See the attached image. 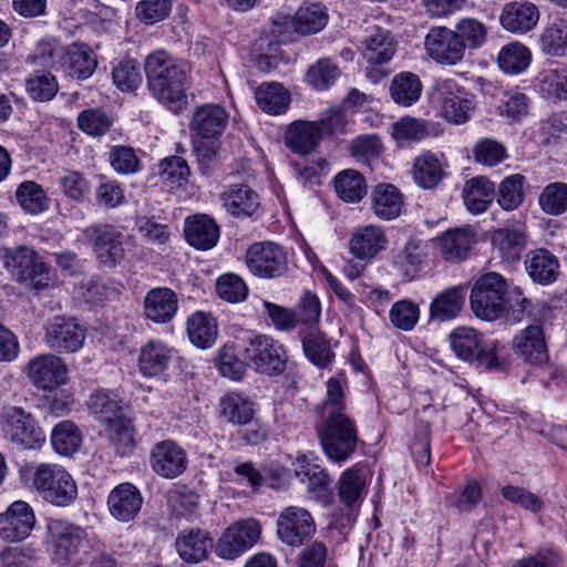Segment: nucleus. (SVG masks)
Segmentation results:
<instances>
[{"label":"nucleus","instance_id":"33","mask_svg":"<svg viewBox=\"0 0 567 567\" xmlns=\"http://www.w3.org/2000/svg\"><path fill=\"white\" fill-rule=\"evenodd\" d=\"M492 241L503 261L508 264L516 262L526 248L527 236L525 227L498 228L494 230Z\"/></svg>","mask_w":567,"mask_h":567},{"label":"nucleus","instance_id":"42","mask_svg":"<svg viewBox=\"0 0 567 567\" xmlns=\"http://www.w3.org/2000/svg\"><path fill=\"white\" fill-rule=\"evenodd\" d=\"M337 196L344 203H359L367 193L368 185L364 176L355 169H343L333 178Z\"/></svg>","mask_w":567,"mask_h":567},{"label":"nucleus","instance_id":"40","mask_svg":"<svg viewBox=\"0 0 567 567\" xmlns=\"http://www.w3.org/2000/svg\"><path fill=\"white\" fill-rule=\"evenodd\" d=\"M171 361V350L162 341H150L141 348L138 369L146 378L161 375Z\"/></svg>","mask_w":567,"mask_h":567},{"label":"nucleus","instance_id":"57","mask_svg":"<svg viewBox=\"0 0 567 567\" xmlns=\"http://www.w3.org/2000/svg\"><path fill=\"white\" fill-rule=\"evenodd\" d=\"M429 125L424 120L402 117L392 125V136L400 146L420 142L429 135Z\"/></svg>","mask_w":567,"mask_h":567},{"label":"nucleus","instance_id":"54","mask_svg":"<svg viewBox=\"0 0 567 567\" xmlns=\"http://www.w3.org/2000/svg\"><path fill=\"white\" fill-rule=\"evenodd\" d=\"M302 348L306 357L319 368H327L334 358L330 341L322 332L306 334L302 338Z\"/></svg>","mask_w":567,"mask_h":567},{"label":"nucleus","instance_id":"28","mask_svg":"<svg viewBox=\"0 0 567 567\" xmlns=\"http://www.w3.org/2000/svg\"><path fill=\"white\" fill-rule=\"evenodd\" d=\"M187 243L196 249L213 248L219 238V228L207 215H194L185 221L184 228Z\"/></svg>","mask_w":567,"mask_h":567},{"label":"nucleus","instance_id":"52","mask_svg":"<svg viewBox=\"0 0 567 567\" xmlns=\"http://www.w3.org/2000/svg\"><path fill=\"white\" fill-rule=\"evenodd\" d=\"M498 65L508 74H519L530 64V50L520 42L504 45L498 53Z\"/></svg>","mask_w":567,"mask_h":567},{"label":"nucleus","instance_id":"22","mask_svg":"<svg viewBox=\"0 0 567 567\" xmlns=\"http://www.w3.org/2000/svg\"><path fill=\"white\" fill-rule=\"evenodd\" d=\"M540 323L527 326L513 340L515 353L530 364H542L548 360L547 344Z\"/></svg>","mask_w":567,"mask_h":567},{"label":"nucleus","instance_id":"23","mask_svg":"<svg viewBox=\"0 0 567 567\" xmlns=\"http://www.w3.org/2000/svg\"><path fill=\"white\" fill-rule=\"evenodd\" d=\"M396 43L390 31L380 27H371L361 41L360 50L363 59L371 65L388 63L395 53Z\"/></svg>","mask_w":567,"mask_h":567},{"label":"nucleus","instance_id":"5","mask_svg":"<svg viewBox=\"0 0 567 567\" xmlns=\"http://www.w3.org/2000/svg\"><path fill=\"white\" fill-rule=\"evenodd\" d=\"M237 347L258 373L278 375L286 369V350L278 340L270 336H250L238 340Z\"/></svg>","mask_w":567,"mask_h":567},{"label":"nucleus","instance_id":"44","mask_svg":"<svg viewBox=\"0 0 567 567\" xmlns=\"http://www.w3.org/2000/svg\"><path fill=\"white\" fill-rule=\"evenodd\" d=\"M220 415L234 425L248 424L255 414L254 403L240 393L230 392L219 401Z\"/></svg>","mask_w":567,"mask_h":567},{"label":"nucleus","instance_id":"29","mask_svg":"<svg viewBox=\"0 0 567 567\" xmlns=\"http://www.w3.org/2000/svg\"><path fill=\"white\" fill-rule=\"evenodd\" d=\"M467 287L458 285L437 293L430 305L432 320L447 321L456 318L465 305Z\"/></svg>","mask_w":567,"mask_h":567},{"label":"nucleus","instance_id":"25","mask_svg":"<svg viewBox=\"0 0 567 567\" xmlns=\"http://www.w3.org/2000/svg\"><path fill=\"white\" fill-rule=\"evenodd\" d=\"M386 245L388 238L384 230L375 225L354 228L349 241L351 254L363 260L374 258L386 248Z\"/></svg>","mask_w":567,"mask_h":567},{"label":"nucleus","instance_id":"38","mask_svg":"<svg viewBox=\"0 0 567 567\" xmlns=\"http://www.w3.org/2000/svg\"><path fill=\"white\" fill-rule=\"evenodd\" d=\"M462 196L468 212L481 214L492 204L495 185L485 176L473 177L465 183Z\"/></svg>","mask_w":567,"mask_h":567},{"label":"nucleus","instance_id":"14","mask_svg":"<svg viewBox=\"0 0 567 567\" xmlns=\"http://www.w3.org/2000/svg\"><path fill=\"white\" fill-rule=\"evenodd\" d=\"M315 532V519L306 508L288 506L278 516L277 535L288 546H301Z\"/></svg>","mask_w":567,"mask_h":567},{"label":"nucleus","instance_id":"18","mask_svg":"<svg viewBox=\"0 0 567 567\" xmlns=\"http://www.w3.org/2000/svg\"><path fill=\"white\" fill-rule=\"evenodd\" d=\"M35 523L30 505L16 501L7 512L0 514V537L7 542H19L29 536Z\"/></svg>","mask_w":567,"mask_h":567},{"label":"nucleus","instance_id":"6","mask_svg":"<svg viewBox=\"0 0 567 567\" xmlns=\"http://www.w3.org/2000/svg\"><path fill=\"white\" fill-rule=\"evenodd\" d=\"M506 279L498 272H486L473 285L470 303L476 317L493 321L505 315Z\"/></svg>","mask_w":567,"mask_h":567},{"label":"nucleus","instance_id":"20","mask_svg":"<svg viewBox=\"0 0 567 567\" xmlns=\"http://www.w3.org/2000/svg\"><path fill=\"white\" fill-rule=\"evenodd\" d=\"M3 265L19 281H27L47 272L45 264L38 254L25 246L6 249Z\"/></svg>","mask_w":567,"mask_h":567},{"label":"nucleus","instance_id":"13","mask_svg":"<svg viewBox=\"0 0 567 567\" xmlns=\"http://www.w3.org/2000/svg\"><path fill=\"white\" fill-rule=\"evenodd\" d=\"M85 239L101 264L113 267L124 258L123 234L107 224L92 225L83 230Z\"/></svg>","mask_w":567,"mask_h":567},{"label":"nucleus","instance_id":"59","mask_svg":"<svg viewBox=\"0 0 567 567\" xmlns=\"http://www.w3.org/2000/svg\"><path fill=\"white\" fill-rule=\"evenodd\" d=\"M538 204L548 215L558 216L567 212V184L554 182L548 184L539 195Z\"/></svg>","mask_w":567,"mask_h":567},{"label":"nucleus","instance_id":"32","mask_svg":"<svg viewBox=\"0 0 567 567\" xmlns=\"http://www.w3.org/2000/svg\"><path fill=\"white\" fill-rule=\"evenodd\" d=\"M224 208L235 217H250L259 207V197L247 185H235L221 193Z\"/></svg>","mask_w":567,"mask_h":567},{"label":"nucleus","instance_id":"35","mask_svg":"<svg viewBox=\"0 0 567 567\" xmlns=\"http://www.w3.org/2000/svg\"><path fill=\"white\" fill-rule=\"evenodd\" d=\"M293 465L296 476L307 484L310 496L317 501L326 499L331 482L329 474L321 466L309 463L306 456L299 457Z\"/></svg>","mask_w":567,"mask_h":567},{"label":"nucleus","instance_id":"55","mask_svg":"<svg viewBox=\"0 0 567 567\" xmlns=\"http://www.w3.org/2000/svg\"><path fill=\"white\" fill-rule=\"evenodd\" d=\"M16 198L22 209L29 214H40L49 208V198L43 188L33 181L21 183L16 190Z\"/></svg>","mask_w":567,"mask_h":567},{"label":"nucleus","instance_id":"24","mask_svg":"<svg viewBox=\"0 0 567 567\" xmlns=\"http://www.w3.org/2000/svg\"><path fill=\"white\" fill-rule=\"evenodd\" d=\"M539 20V10L528 1H513L504 6L499 22L512 33L524 34L533 30Z\"/></svg>","mask_w":567,"mask_h":567},{"label":"nucleus","instance_id":"34","mask_svg":"<svg viewBox=\"0 0 567 567\" xmlns=\"http://www.w3.org/2000/svg\"><path fill=\"white\" fill-rule=\"evenodd\" d=\"M322 137L317 122H293L286 135V145L297 154L306 155L315 151Z\"/></svg>","mask_w":567,"mask_h":567},{"label":"nucleus","instance_id":"10","mask_svg":"<svg viewBox=\"0 0 567 567\" xmlns=\"http://www.w3.org/2000/svg\"><path fill=\"white\" fill-rule=\"evenodd\" d=\"M261 525L255 518H245L228 526L216 544V554L224 559H236L257 544Z\"/></svg>","mask_w":567,"mask_h":567},{"label":"nucleus","instance_id":"12","mask_svg":"<svg viewBox=\"0 0 567 567\" xmlns=\"http://www.w3.org/2000/svg\"><path fill=\"white\" fill-rule=\"evenodd\" d=\"M44 342L58 353H74L85 341L86 330L75 318L55 316L45 324Z\"/></svg>","mask_w":567,"mask_h":567},{"label":"nucleus","instance_id":"61","mask_svg":"<svg viewBox=\"0 0 567 567\" xmlns=\"http://www.w3.org/2000/svg\"><path fill=\"white\" fill-rule=\"evenodd\" d=\"M89 406L95 417L103 424L124 415L121 402L107 392H96L91 395Z\"/></svg>","mask_w":567,"mask_h":567},{"label":"nucleus","instance_id":"45","mask_svg":"<svg viewBox=\"0 0 567 567\" xmlns=\"http://www.w3.org/2000/svg\"><path fill=\"white\" fill-rule=\"evenodd\" d=\"M105 425V435L110 444L120 456L130 455L135 446V430L131 423V420L122 415Z\"/></svg>","mask_w":567,"mask_h":567},{"label":"nucleus","instance_id":"49","mask_svg":"<svg viewBox=\"0 0 567 567\" xmlns=\"http://www.w3.org/2000/svg\"><path fill=\"white\" fill-rule=\"evenodd\" d=\"M421 92V80L414 73L401 72L391 82L390 93L396 104L410 106L420 99Z\"/></svg>","mask_w":567,"mask_h":567},{"label":"nucleus","instance_id":"37","mask_svg":"<svg viewBox=\"0 0 567 567\" xmlns=\"http://www.w3.org/2000/svg\"><path fill=\"white\" fill-rule=\"evenodd\" d=\"M403 196L392 184H379L371 195V208L374 215L383 220L396 218L402 210Z\"/></svg>","mask_w":567,"mask_h":567},{"label":"nucleus","instance_id":"43","mask_svg":"<svg viewBox=\"0 0 567 567\" xmlns=\"http://www.w3.org/2000/svg\"><path fill=\"white\" fill-rule=\"evenodd\" d=\"M190 342L202 349L210 348L218 336L217 320L209 313L197 311L187 319Z\"/></svg>","mask_w":567,"mask_h":567},{"label":"nucleus","instance_id":"47","mask_svg":"<svg viewBox=\"0 0 567 567\" xmlns=\"http://www.w3.org/2000/svg\"><path fill=\"white\" fill-rule=\"evenodd\" d=\"M328 18L321 3L305 1L296 11L297 33L309 35L319 32L327 25Z\"/></svg>","mask_w":567,"mask_h":567},{"label":"nucleus","instance_id":"30","mask_svg":"<svg viewBox=\"0 0 567 567\" xmlns=\"http://www.w3.org/2000/svg\"><path fill=\"white\" fill-rule=\"evenodd\" d=\"M61 68L70 78L85 80L94 72L96 59L89 47L73 44L64 50Z\"/></svg>","mask_w":567,"mask_h":567},{"label":"nucleus","instance_id":"2","mask_svg":"<svg viewBox=\"0 0 567 567\" xmlns=\"http://www.w3.org/2000/svg\"><path fill=\"white\" fill-rule=\"evenodd\" d=\"M144 69L147 87L158 102L174 111L186 103L187 74L172 55L164 50L154 51L145 59Z\"/></svg>","mask_w":567,"mask_h":567},{"label":"nucleus","instance_id":"19","mask_svg":"<svg viewBox=\"0 0 567 567\" xmlns=\"http://www.w3.org/2000/svg\"><path fill=\"white\" fill-rule=\"evenodd\" d=\"M142 505L143 496L140 489L131 483H122L115 486L107 497L110 514L122 523L134 520Z\"/></svg>","mask_w":567,"mask_h":567},{"label":"nucleus","instance_id":"48","mask_svg":"<svg viewBox=\"0 0 567 567\" xmlns=\"http://www.w3.org/2000/svg\"><path fill=\"white\" fill-rule=\"evenodd\" d=\"M83 435L78 425L71 421L59 422L51 432L53 450L63 456H71L79 451Z\"/></svg>","mask_w":567,"mask_h":567},{"label":"nucleus","instance_id":"53","mask_svg":"<svg viewBox=\"0 0 567 567\" xmlns=\"http://www.w3.org/2000/svg\"><path fill=\"white\" fill-rule=\"evenodd\" d=\"M544 97L554 102L567 100V69H546L537 78Z\"/></svg>","mask_w":567,"mask_h":567},{"label":"nucleus","instance_id":"21","mask_svg":"<svg viewBox=\"0 0 567 567\" xmlns=\"http://www.w3.org/2000/svg\"><path fill=\"white\" fill-rule=\"evenodd\" d=\"M229 115L218 104H204L197 107L190 121V131L202 140H215L225 131Z\"/></svg>","mask_w":567,"mask_h":567},{"label":"nucleus","instance_id":"4","mask_svg":"<svg viewBox=\"0 0 567 567\" xmlns=\"http://www.w3.org/2000/svg\"><path fill=\"white\" fill-rule=\"evenodd\" d=\"M429 102L453 124L467 122L474 110L470 93L453 79L436 80L429 91Z\"/></svg>","mask_w":567,"mask_h":567},{"label":"nucleus","instance_id":"62","mask_svg":"<svg viewBox=\"0 0 567 567\" xmlns=\"http://www.w3.org/2000/svg\"><path fill=\"white\" fill-rule=\"evenodd\" d=\"M473 157L476 163L493 167L507 157V151L501 142L485 137L474 145Z\"/></svg>","mask_w":567,"mask_h":567},{"label":"nucleus","instance_id":"27","mask_svg":"<svg viewBox=\"0 0 567 567\" xmlns=\"http://www.w3.org/2000/svg\"><path fill=\"white\" fill-rule=\"evenodd\" d=\"M178 309L176 293L169 288L151 289L144 299V313L155 323L169 322Z\"/></svg>","mask_w":567,"mask_h":567},{"label":"nucleus","instance_id":"36","mask_svg":"<svg viewBox=\"0 0 567 567\" xmlns=\"http://www.w3.org/2000/svg\"><path fill=\"white\" fill-rule=\"evenodd\" d=\"M258 107L270 115H281L290 104L288 90L278 82H264L254 91Z\"/></svg>","mask_w":567,"mask_h":567},{"label":"nucleus","instance_id":"3","mask_svg":"<svg viewBox=\"0 0 567 567\" xmlns=\"http://www.w3.org/2000/svg\"><path fill=\"white\" fill-rule=\"evenodd\" d=\"M32 485L44 501L55 506H68L78 497L75 481L58 464L41 463L34 466Z\"/></svg>","mask_w":567,"mask_h":567},{"label":"nucleus","instance_id":"60","mask_svg":"<svg viewBox=\"0 0 567 567\" xmlns=\"http://www.w3.org/2000/svg\"><path fill=\"white\" fill-rule=\"evenodd\" d=\"M365 486V477L361 470L349 468L340 477L339 497L347 506L354 504L362 495Z\"/></svg>","mask_w":567,"mask_h":567},{"label":"nucleus","instance_id":"64","mask_svg":"<svg viewBox=\"0 0 567 567\" xmlns=\"http://www.w3.org/2000/svg\"><path fill=\"white\" fill-rule=\"evenodd\" d=\"M216 292L223 300L237 303L247 298L248 287L241 277L235 274H225L217 280Z\"/></svg>","mask_w":567,"mask_h":567},{"label":"nucleus","instance_id":"1","mask_svg":"<svg viewBox=\"0 0 567 567\" xmlns=\"http://www.w3.org/2000/svg\"><path fill=\"white\" fill-rule=\"evenodd\" d=\"M344 411L341 383L331 378L327 383V398L321 406L323 424L318 429V436L327 456L337 463L350 458L359 442L355 423Z\"/></svg>","mask_w":567,"mask_h":567},{"label":"nucleus","instance_id":"46","mask_svg":"<svg viewBox=\"0 0 567 567\" xmlns=\"http://www.w3.org/2000/svg\"><path fill=\"white\" fill-rule=\"evenodd\" d=\"M474 243V234L464 228L451 229L440 238L441 255L449 261H460L466 258Z\"/></svg>","mask_w":567,"mask_h":567},{"label":"nucleus","instance_id":"56","mask_svg":"<svg viewBox=\"0 0 567 567\" xmlns=\"http://www.w3.org/2000/svg\"><path fill=\"white\" fill-rule=\"evenodd\" d=\"M239 348L236 344H225L219 349L216 358V365L223 377L231 380H240L249 363L245 358L240 359L238 355Z\"/></svg>","mask_w":567,"mask_h":567},{"label":"nucleus","instance_id":"58","mask_svg":"<svg viewBox=\"0 0 567 567\" xmlns=\"http://www.w3.org/2000/svg\"><path fill=\"white\" fill-rule=\"evenodd\" d=\"M25 90L32 100L45 102L55 96L59 85L50 72L35 71L27 78Z\"/></svg>","mask_w":567,"mask_h":567},{"label":"nucleus","instance_id":"7","mask_svg":"<svg viewBox=\"0 0 567 567\" xmlns=\"http://www.w3.org/2000/svg\"><path fill=\"white\" fill-rule=\"evenodd\" d=\"M0 427L3 437L21 450L37 449L45 442V434L34 417L20 406L1 408Z\"/></svg>","mask_w":567,"mask_h":567},{"label":"nucleus","instance_id":"31","mask_svg":"<svg viewBox=\"0 0 567 567\" xmlns=\"http://www.w3.org/2000/svg\"><path fill=\"white\" fill-rule=\"evenodd\" d=\"M411 174L413 181L420 187L432 189L444 177V163L434 153L425 151L414 158Z\"/></svg>","mask_w":567,"mask_h":567},{"label":"nucleus","instance_id":"51","mask_svg":"<svg viewBox=\"0 0 567 567\" xmlns=\"http://www.w3.org/2000/svg\"><path fill=\"white\" fill-rule=\"evenodd\" d=\"M505 312L508 309L518 312H526L527 316L536 321L544 322L548 319L550 308H548L545 303H533L528 298H526L519 287H507V292L505 295Z\"/></svg>","mask_w":567,"mask_h":567},{"label":"nucleus","instance_id":"50","mask_svg":"<svg viewBox=\"0 0 567 567\" xmlns=\"http://www.w3.org/2000/svg\"><path fill=\"white\" fill-rule=\"evenodd\" d=\"M525 176L522 174H513L505 177L495 188L497 204L506 212L517 209L525 199L524 194Z\"/></svg>","mask_w":567,"mask_h":567},{"label":"nucleus","instance_id":"16","mask_svg":"<svg viewBox=\"0 0 567 567\" xmlns=\"http://www.w3.org/2000/svg\"><path fill=\"white\" fill-rule=\"evenodd\" d=\"M27 374L38 389L52 391L66 383L68 367L56 354H39L29 361Z\"/></svg>","mask_w":567,"mask_h":567},{"label":"nucleus","instance_id":"9","mask_svg":"<svg viewBox=\"0 0 567 567\" xmlns=\"http://www.w3.org/2000/svg\"><path fill=\"white\" fill-rule=\"evenodd\" d=\"M48 530L53 561L60 567L79 566L81 563L78 555L85 539L84 529L63 519H52L48 524Z\"/></svg>","mask_w":567,"mask_h":567},{"label":"nucleus","instance_id":"17","mask_svg":"<svg viewBox=\"0 0 567 567\" xmlns=\"http://www.w3.org/2000/svg\"><path fill=\"white\" fill-rule=\"evenodd\" d=\"M150 464L157 475L172 480L186 471V452L174 441L165 440L152 447Z\"/></svg>","mask_w":567,"mask_h":567},{"label":"nucleus","instance_id":"8","mask_svg":"<svg viewBox=\"0 0 567 567\" xmlns=\"http://www.w3.org/2000/svg\"><path fill=\"white\" fill-rule=\"evenodd\" d=\"M450 344L454 353L462 360L480 362L487 369L499 367L497 358L498 342L484 341L482 334L470 327H458L450 333Z\"/></svg>","mask_w":567,"mask_h":567},{"label":"nucleus","instance_id":"41","mask_svg":"<svg viewBox=\"0 0 567 567\" xmlns=\"http://www.w3.org/2000/svg\"><path fill=\"white\" fill-rule=\"evenodd\" d=\"M542 52L553 58L567 56V20L556 19L548 22L538 35Z\"/></svg>","mask_w":567,"mask_h":567},{"label":"nucleus","instance_id":"15","mask_svg":"<svg viewBox=\"0 0 567 567\" xmlns=\"http://www.w3.org/2000/svg\"><path fill=\"white\" fill-rule=\"evenodd\" d=\"M424 48L426 54L441 65H455L465 55L464 41L446 27L430 29L424 39Z\"/></svg>","mask_w":567,"mask_h":567},{"label":"nucleus","instance_id":"63","mask_svg":"<svg viewBox=\"0 0 567 567\" xmlns=\"http://www.w3.org/2000/svg\"><path fill=\"white\" fill-rule=\"evenodd\" d=\"M112 79L121 91L131 92L136 90L142 83L137 61L133 59L121 60L113 69Z\"/></svg>","mask_w":567,"mask_h":567},{"label":"nucleus","instance_id":"39","mask_svg":"<svg viewBox=\"0 0 567 567\" xmlns=\"http://www.w3.org/2000/svg\"><path fill=\"white\" fill-rule=\"evenodd\" d=\"M525 268L533 281L547 285L558 276V259L546 249L530 251L525 259Z\"/></svg>","mask_w":567,"mask_h":567},{"label":"nucleus","instance_id":"11","mask_svg":"<svg viewBox=\"0 0 567 567\" xmlns=\"http://www.w3.org/2000/svg\"><path fill=\"white\" fill-rule=\"evenodd\" d=\"M249 271L260 278L274 279L288 270V259L284 249L271 241L254 243L245 255Z\"/></svg>","mask_w":567,"mask_h":567},{"label":"nucleus","instance_id":"26","mask_svg":"<svg viewBox=\"0 0 567 567\" xmlns=\"http://www.w3.org/2000/svg\"><path fill=\"white\" fill-rule=\"evenodd\" d=\"M179 557L186 563H199L207 558L214 547L209 534L200 528L182 530L175 540Z\"/></svg>","mask_w":567,"mask_h":567}]
</instances>
